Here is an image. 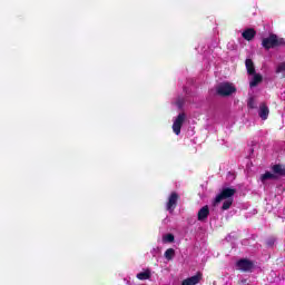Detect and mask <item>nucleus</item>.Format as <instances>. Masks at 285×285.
Returning a JSON list of instances; mask_svg holds the SVG:
<instances>
[{
	"mask_svg": "<svg viewBox=\"0 0 285 285\" xmlns=\"http://www.w3.org/2000/svg\"><path fill=\"white\" fill-rule=\"evenodd\" d=\"M282 43V39L277 38L275 35H271L268 38H264L262 46L266 50H271V48H277Z\"/></svg>",
	"mask_w": 285,
	"mask_h": 285,
	"instance_id": "nucleus-4",
	"label": "nucleus"
},
{
	"mask_svg": "<svg viewBox=\"0 0 285 285\" xmlns=\"http://www.w3.org/2000/svg\"><path fill=\"white\" fill-rule=\"evenodd\" d=\"M255 35H257L255 29L249 28V29H246L245 31H243L242 37L246 41H253V39H255Z\"/></svg>",
	"mask_w": 285,
	"mask_h": 285,
	"instance_id": "nucleus-11",
	"label": "nucleus"
},
{
	"mask_svg": "<svg viewBox=\"0 0 285 285\" xmlns=\"http://www.w3.org/2000/svg\"><path fill=\"white\" fill-rule=\"evenodd\" d=\"M236 190L233 188H224L222 193L216 196L215 204L223 203V210H228L233 206V197L235 196Z\"/></svg>",
	"mask_w": 285,
	"mask_h": 285,
	"instance_id": "nucleus-1",
	"label": "nucleus"
},
{
	"mask_svg": "<svg viewBox=\"0 0 285 285\" xmlns=\"http://www.w3.org/2000/svg\"><path fill=\"white\" fill-rule=\"evenodd\" d=\"M248 108L255 109L257 108V102L255 101V98H249L247 101Z\"/></svg>",
	"mask_w": 285,
	"mask_h": 285,
	"instance_id": "nucleus-18",
	"label": "nucleus"
},
{
	"mask_svg": "<svg viewBox=\"0 0 285 285\" xmlns=\"http://www.w3.org/2000/svg\"><path fill=\"white\" fill-rule=\"evenodd\" d=\"M273 173H275V175H285V167H282L281 165H275L273 167Z\"/></svg>",
	"mask_w": 285,
	"mask_h": 285,
	"instance_id": "nucleus-15",
	"label": "nucleus"
},
{
	"mask_svg": "<svg viewBox=\"0 0 285 285\" xmlns=\"http://www.w3.org/2000/svg\"><path fill=\"white\" fill-rule=\"evenodd\" d=\"M208 215H210V210L208 209V205H206L198 210V222H206Z\"/></svg>",
	"mask_w": 285,
	"mask_h": 285,
	"instance_id": "nucleus-10",
	"label": "nucleus"
},
{
	"mask_svg": "<svg viewBox=\"0 0 285 285\" xmlns=\"http://www.w3.org/2000/svg\"><path fill=\"white\" fill-rule=\"evenodd\" d=\"M177 202H179V195L173 191L168 197L166 210H168L170 214L175 213V208H177Z\"/></svg>",
	"mask_w": 285,
	"mask_h": 285,
	"instance_id": "nucleus-5",
	"label": "nucleus"
},
{
	"mask_svg": "<svg viewBox=\"0 0 285 285\" xmlns=\"http://www.w3.org/2000/svg\"><path fill=\"white\" fill-rule=\"evenodd\" d=\"M245 66H246V68H247L248 75H254V76L252 77V80H250V82H249V86H250V88H255V86H257V85L262 81V76L255 73V65H253V60L247 59V60L245 61Z\"/></svg>",
	"mask_w": 285,
	"mask_h": 285,
	"instance_id": "nucleus-2",
	"label": "nucleus"
},
{
	"mask_svg": "<svg viewBox=\"0 0 285 285\" xmlns=\"http://www.w3.org/2000/svg\"><path fill=\"white\" fill-rule=\"evenodd\" d=\"M236 91L237 89L230 82H222L216 88V92L217 95H220V97H230V95H233Z\"/></svg>",
	"mask_w": 285,
	"mask_h": 285,
	"instance_id": "nucleus-3",
	"label": "nucleus"
},
{
	"mask_svg": "<svg viewBox=\"0 0 285 285\" xmlns=\"http://www.w3.org/2000/svg\"><path fill=\"white\" fill-rule=\"evenodd\" d=\"M238 271H244L245 273L253 269V262L248 259H240L236 264Z\"/></svg>",
	"mask_w": 285,
	"mask_h": 285,
	"instance_id": "nucleus-7",
	"label": "nucleus"
},
{
	"mask_svg": "<svg viewBox=\"0 0 285 285\" xmlns=\"http://www.w3.org/2000/svg\"><path fill=\"white\" fill-rule=\"evenodd\" d=\"M137 279H150V272L147 269L145 272L138 273L137 274Z\"/></svg>",
	"mask_w": 285,
	"mask_h": 285,
	"instance_id": "nucleus-14",
	"label": "nucleus"
},
{
	"mask_svg": "<svg viewBox=\"0 0 285 285\" xmlns=\"http://www.w3.org/2000/svg\"><path fill=\"white\" fill-rule=\"evenodd\" d=\"M163 242L166 244H171V242H175V236L173 234H167L163 236Z\"/></svg>",
	"mask_w": 285,
	"mask_h": 285,
	"instance_id": "nucleus-16",
	"label": "nucleus"
},
{
	"mask_svg": "<svg viewBox=\"0 0 285 285\" xmlns=\"http://www.w3.org/2000/svg\"><path fill=\"white\" fill-rule=\"evenodd\" d=\"M275 72H276V75H283V77H285V62H279L276 66Z\"/></svg>",
	"mask_w": 285,
	"mask_h": 285,
	"instance_id": "nucleus-13",
	"label": "nucleus"
},
{
	"mask_svg": "<svg viewBox=\"0 0 285 285\" xmlns=\"http://www.w3.org/2000/svg\"><path fill=\"white\" fill-rule=\"evenodd\" d=\"M165 257L170 262L175 257V249L169 248L165 252Z\"/></svg>",
	"mask_w": 285,
	"mask_h": 285,
	"instance_id": "nucleus-17",
	"label": "nucleus"
},
{
	"mask_svg": "<svg viewBox=\"0 0 285 285\" xmlns=\"http://www.w3.org/2000/svg\"><path fill=\"white\" fill-rule=\"evenodd\" d=\"M186 121V114H179L175 119L173 124V131L175 135L181 134V126H184V122Z\"/></svg>",
	"mask_w": 285,
	"mask_h": 285,
	"instance_id": "nucleus-6",
	"label": "nucleus"
},
{
	"mask_svg": "<svg viewBox=\"0 0 285 285\" xmlns=\"http://www.w3.org/2000/svg\"><path fill=\"white\" fill-rule=\"evenodd\" d=\"M202 282V274L198 273L194 276H190L188 278H185L183 282H181V285H197Z\"/></svg>",
	"mask_w": 285,
	"mask_h": 285,
	"instance_id": "nucleus-8",
	"label": "nucleus"
},
{
	"mask_svg": "<svg viewBox=\"0 0 285 285\" xmlns=\"http://www.w3.org/2000/svg\"><path fill=\"white\" fill-rule=\"evenodd\" d=\"M269 112L271 111L268 110V106H266V104H261L258 109V116L261 117V119H263V121H266V119H268Z\"/></svg>",
	"mask_w": 285,
	"mask_h": 285,
	"instance_id": "nucleus-9",
	"label": "nucleus"
},
{
	"mask_svg": "<svg viewBox=\"0 0 285 285\" xmlns=\"http://www.w3.org/2000/svg\"><path fill=\"white\" fill-rule=\"evenodd\" d=\"M267 179H277V176H275V174L267 171L264 175L261 176V180L263 181H267Z\"/></svg>",
	"mask_w": 285,
	"mask_h": 285,
	"instance_id": "nucleus-12",
	"label": "nucleus"
},
{
	"mask_svg": "<svg viewBox=\"0 0 285 285\" xmlns=\"http://www.w3.org/2000/svg\"><path fill=\"white\" fill-rule=\"evenodd\" d=\"M178 108H181V104H178Z\"/></svg>",
	"mask_w": 285,
	"mask_h": 285,
	"instance_id": "nucleus-19",
	"label": "nucleus"
}]
</instances>
